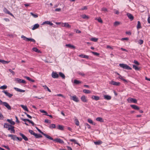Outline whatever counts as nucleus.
<instances>
[{
  "instance_id": "nucleus-45",
  "label": "nucleus",
  "mask_w": 150,
  "mask_h": 150,
  "mask_svg": "<svg viewBox=\"0 0 150 150\" xmlns=\"http://www.w3.org/2000/svg\"><path fill=\"white\" fill-rule=\"evenodd\" d=\"M81 17L83 19L86 18L87 19H88L89 18L88 16L85 14L81 15Z\"/></svg>"
},
{
  "instance_id": "nucleus-61",
  "label": "nucleus",
  "mask_w": 150,
  "mask_h": 150,
  "mask_svg": "<svg viewBox=\"0 0 150 150\" xmlns=\"http://www.w3.org/2000/svg\"><path fill=\"white\" fill-rule=\"evenodd\" d=\"M98 22L102 23H103V21L102 20L101 18L100 17H99L98 19Z\"/></svg>"
},
{
  "instance_id": "nucleus-22",
  "label": "nucleus",
  "mask_w": 150,
  "mask_h": 150,
  "mask_svg": "<svg viewBox=\"0 0 150 150\" xmlns=\"http://www.w3.org/2000/svg\"><path fill=\"white\" fill-rule=\"evenodd\" d=\"M91 98L93 99L96 101L100 99V97L99 96H93L91 97Z\"/></svg>"
},
{
  "instance_id": "nucleus-16",
  "label": "nucleus",
  "mask_w": 150,
  "mask_h": 150,
  "mask_svg": "<svg viewBox=\"0 0 150 150\" xmlns=\"http://www.w3.org/2000/svg\"><path fill=\"white\" fill-rule=\"evenodd\" d=\"M8 137H11V139L13 140H16V139H17V137L15 135L9 134L8 135Z\"/></svg>"
},
{
  "instance_id": "nucleus-59",
  "label": "nucleus",
  "mask_w": 150,
  "mask_h": 150,
  "mask_svg": "<svg viewBox=\"0 0 150 150\" xmlns=\"http://www.w3.org/2000/svg\"><path fill=\"white\" fill-rule=\"evenodd\" d=\"M8 71L9 72H10L11 73H12V75H14L15 74V73L11 69H9Z\"/></svg>"
},
{
  "instance_id": "nucleus-5",
  "label": "nucleus",
  "mask_w": 150,
  "mask_h": 150,
  "mask_svg": "<svg viewBox=\"0 0 150 150\" xmlns=\"http://www.w3.org/2000/svg\"><path fill=\"white\" fill-rule=\"evenodd\" d=\"M127 100L129 103H137V99L131 98H128L127 99Z\"/></svg>"
},
{
  "instance_id": "nucleus-3",
  "label": "nucleus",
  "mask_w": 150,
  "mask_h": 150,
  "mask_svg": "<svg viewBox=\"0 0 150 150\" xmlns=\"http://www.w3.org/2000/svg\"><path fill=\"white\" fill-rule=\"evenodd\" d=\"M21 38H23L24 40L26 41H30L34 42H35V41L34 39L31 38H27L25 36H24L23 35H22Z\"/></svg>"
},
{
  "instance_id": "nucleus-33",
  "label": "nucleus",
  "mask_w": 150,
  "mask_h": 150,
  "mask_svg": "<svg viewBox=\"0 0 150 150\" xmlns=\"http://www.w3.org/2000/svg\"><path fill=\"white\" fill-rule=\"evenodd\" d=\"M96 121H99V122H103V119H102V118L100 117H97L96 118Z\"/></svg>"
},
{
  "instance_id": "nucleus-15",
  "label": "nucleus",
  "mask_w": 150,
  "mask_h": 150,
  "mask_svg": "<svg viewBox=\"0 0 150 150\" xmlns=\"http://www.w3.org/2000/svg\"><path fill=\"white\" fill-rule=\"evenodd\" d=\"M19 134L22 137V139H24L25 141H27L28 140V138L23 134L21 133H20Z\"/></svg>"
},
{
  "instance_id": "nucleus-13",
  "label": "nucleus",
  "mask_w": 150,
  "mask_h": 150,
  "mask_svg": "<svg viewBox=\"0 0 150 150\" xmlns=\"http://www.w3.org/2000/svg\"><path fill=\"white\" fill-rule=\"evenodd\" d=\"M62 27H66L68 28H71V26L67 23H62Z\"/></svg>"
},
{
  "instance_id": "nucleus-4",
  "label": "nucleus",
  "mask_w": 150,
  "mask_h": 150,
  "mask_svg": "<svg viewBox=\"0 0 150 150\" xmlns=\"http://www.w3.org/2000/svg\"><path fill=\"white\" fill-rule=\"evenodd\" d=\"M52 139H50L62 144H63L64 143V142L60 138H57L54 139L52 137Z\"/></svg>"
},
{
  "instance_id": "nucleus-27",
  "label": "nucleus",
  "mask_w": 150,
  "mask_h": 150,
  "mask_svg": "<svg viewBox=\"0 0 150 150\" xmlns=\"http://www.w3.org/2000/svg\"><path fill=\"white\" fill-rule=\"evenodd\" d=\"M36 139H38L42 137V136L40 134H37L35 133L34 135Z\"/></svg>"
},
{
  "instance_id": "nucleus-11",
  "label": "nucleus",
  "mask_w": 150,
  "mask_h": 150,
  "mask_svg": "<svg viewBox=\"0 0 150 150\" xmlns=\"http://www.w3.org/2000/svg\"><path fill=\"white\" fill-rule=\"evenodd\" d=\"M52 76L53 78H57L59 77V75L56 72L53 71L52 74Z\"/></svg>"
},
{
  "instance_id": "nucleus-10",
  "label": "nucleus",
  "mask_w": 150,
  "mask_h": 150,
  "mask_svg": "<svg viewBox=\"0 0 150 150\" xmlns=\"http://www.w3.org/2000/svg\"><path fill=\"white\" fill-rule=\"evenodd\" d=\"M71 99L74 101L78 102L79 101V100L78 97H77L76 95H74L73 96H71Z\"/></svg>"
},
{
  "instance_id": "nucleus-56",
  "label": "nucleus",
  "mask_w": 150,
  "mask_h": 150,
  "mask_svg": "<svg viewBox=\"0 0 150 150\" xmlns=\"http://www.w3.org/2000/svg\"><path fill=\"white\" fill-rule=\"evenodd\" d=\"M21 119L24 122H26V121L28 122H29L30 121V120H29L28 119H24L23 118H21Z\"/></svg>"
},
{
  "instance_id": "nucleus-30",
  "label": "nucleus",
  "mask_w": 150,
  "mask_h": 150,
  "mask_svg": "<svg viewBox=\"0 0 150 150\" xmlns=\"http://www.w3.org/2000/svg\"><path fill=\"white\" fill-rule=\"evenodd\" d=\"M141 28L140 22V21H137V29H139Z\"/></svg>"
},
{
  "instance_id": "nucleus-55",
  "label": "nucleus",
  "mask_w": 150,
  "mask_h": 150,
  "mask_svg": "<svg viewBox=\"0 0 150 150\" xmlns=\"http://www.w3.org/2000/svg\"><path fill=\"white\" fill-rule=\"evenodd\" d=\"M144 41L142 40H139L138 42L140 45H141L143 44Z\"/></svg>"
},
{
  "instance_id": "nucleus-32",
  "label": "nucleus",
  "mask_w": 150,
  "mask_h": 150,
  "mask_svg": "<svg viewBox=\"0 0 150 150\" xmlns=\"http://www.w3.org/2000/svg\"><path fill=\"white\" fill-rule=\"evenodd\" d=\"M33 51L38 53H41V51L36 47H33Z\"/></svg>"
},
{
  "instance_id": "nucleus-1",
  "label": "nucleus",
  "mask_w": 150,
  "mask_h": 150,
  "mask_svg": "<svg viewBox=\"0 0 150 150\" xmlns=\"http://www.w3.org/2000/svg\"><path fill=\"white\" fill-rule=\"evenodd\" d=\"M119 66L121 67L124 69H127L129 70H131L132 68L129 67V66L126 64H119Z\"/></svg>"
},
{
  "instance_id": "nucleus-58",
  "label": "nucleus",
  "mask_w": 150,
  "mask_h": 150,
  "mask_svg": "<svg viewBox=\"0 0 150 150\" xmlns=\"http://www.w3.org/2000/svg\"><path fill=\"white\" fill-rule=\"evenodd\" d=\"M120 23L118 21H115L114 23V25L117 26L118 25L120 24Z\"/></svg>"
},
{
  "instance_id": "nucleus-41",
  "label": "nucleus",
  "mask_w": 150,
  "mask_h": 150,
  "mask_svg": "<svg viewBox=\"0 0 150 150\" xmlns=\"http://www.w3.org/2000/svg\"><path fill=\"white\" fill-rule=\"evenodd\" d=\"M133 68L134 69L136 70L137 71L139 70L140 69V68L138 67L137 66L135 65H133Z\"/></svg>"
},
{
  "instance_id": "nucleus-39",
  "label": "nucleus",
  "mask_w": 150,
  "mask_h": 150,
  "mask_svg": "<svg viewBox=\"0 0 150 150\" xmlns=\"http://www.w3.org/2000/svg\"><path fill=\"white\" fill-rule=\"evenodd\" d=\"M56 126L55 124H52L50 125L49 126V127L51 129H53L55 128Z\"/></svg>"
},
{
  "instance_id": "nucleus-8",
  "label": "nucleus",
  "mask_w": 150,
  "mask_h": 150,
  "mask_svg": "<svg viewBox=\"0 0 150 150\" xmlns=\"http://www.w3.org/2000/svg\"><path fill=\"white\" fill-rule=\"evenodd\" d=\"M110 83L111 85L116 86H119L120 84V82H117L113 81H111Z\"/></svg>"
},
{
  "instance_id": "nucleus-24",
  "label": "nucleus",
  "mask_w": 150,
  "mask_h": 150,
  "mask_svg": "<svg viewBox=\"0 0 150 150\" xmlns=\"http://www.w3.org/2000/svg\"><path fill=\"white\" fill-rule=\"evenodd\" d=\"M11 125H9L7 123H5L4 125V128H8L11 127Z\"/></svg>"
},
{
  "instance_id": "nucleus-34",
  "label": "nucleus",
  "mask_w": 150,
  "mask_h": 150,
  "mask_svg": "<svg viewBox=\"0 0 150 150\" xmlns=\"http://www.w3.org/2000/svg\"><path fill=\"white\" fill-rule=\"evenodd\" d=\"M21 106L27 112L28 111V109L27 107L26 106H24L23 105H21Z\"/></svg>"
},
{
  "instance_id": "nucleus-49",
  "label": "nucleus",
  "mask_w": 150,
  "mask_h": 150,
  "mask_svg": "<svg viewBox=\"0 0 150 150\" xmlns=\"http://www.w3.org/2000/svg\"><path fill=\"white\" fill-rule=\"evenodd\" d=\"M88 122H89V123H90L93 125H95V124L93 123V121L91 120L90 119H88Z\"/></svg>"
},
{
  "instance_id": "nucleus-40",
  "label": "nucleus",
  "mask_w": 150,
  "mask_h": 150,
  "mask_svg": "<svg viewBox=\"0 0 150 150\" xmlns=\"http://www.w3.org/2000/svg\"><path fill=\"white\" fill-rule=\"evenodd\" d=\"M57 128L59 130H64V126L62 125H59Z\"/></svg>"
},
{
  "instance_id": "nucleus-36",
  "label": "nucleus",
  "mask_w": 150,
  "mask_h": 150,
  "mask_svg": "<svg viewBox=\"0 0 150 150\" xmlns=\"http://www.w3.org/2000/svg\"><path fill=\"white\" fill-rule=\"evenodd\" d=\"M103 142L99 140L94 142V144L96 145H100Z\"/></svg>"
},
{
  "instance_id": "nucleus-46",
  "label": "nucleus",
  "mask_w": 150,
  "mask_h": 150,
  "mask_svg": "<svg viewBox=\"0 0 150 150\" xmlns=\"http://www.w3.org/2000/svg\"><path fill=\"white\" fill-rule=\"evenodd\" d=\"M7 88V86L5 85L0 87V89H6Z\"/></svg>"
},
{
  "instance_id": "nucleus-57",
  "label": "nucleus",
  "mask_w": 150,
  "mask_h": 150,
  "mask_svg": "<svg viewBox=\"0 0 150 150\" xmlns=\"http://www.w3.org/2000/svg\"><path fill=\"white\" fill-rule=\"evenodd\" d=\"M87 6H84L81 9H80L81 10H87Z\"/></svg>"
},
{
  "instance_id": "nucleus-18",
  "label": "nucleus",
  "mask_w": 150,
  "mask_h": 150,
  "mask_svg": "<svg viewBox=\"0 0 150 150\" xmlns=\"http://www.w3.org/2000/svg\"><path fill=\"white\" fill-rule=\"evenodd\" d=\"M14 127L13 126H11V127H9L8 129V130H11V132L13 133H15V131L14 129Z\"/></svg>"
},
{
  "instance_id": "nucleus-25",
  "label": "nucleus",
  "mask_w": 150,
  "mask_h": 150,
  "mask_svg": "<svg viewBox=\"0 0 150 150\" xmlns=\"http://www.w3.org/2000/svg\"><path fill=\"white\" fill-rule=\"evenodd\" d=\"M7 121L10 123L11 125H14L15 124V122L12 121V119L11 120L7 119Z\"/></svg>"
},
{
  "instance_id": "nucleus-63",
  "label": "nucleus",
  "mask_w": 150,
  "mask_h": 150,
  "mask_svg": "<svg viewBox=\"0 0 150 150\" xmlns=\"http://www.w3.org/2000/svg\"><path fill=\"white\" fill-rule=\"evenodd\" d=\"M4 118L3 115L0 112V119L3 120Z\"/></svg>"
},
{
  "instance_id": "nucleus-37",
  "label": "nucleus",
  "mask_w": 150,
  "mask_h": 150,
  "mask_svg": "<svg viewBox=\"0 0 150 150\" xmlns=\"http://www.w3.org/2000/svg\"><path fill=\"white\" fill-rule=\"evenodd\" d=\"M66 46L70 48H72L74 49L75 48V47L73 45H72L70 44H67L66 45Z\"/></svg>"
},
{
  "instance_id": "nucleus-28",
  "label": "nucleus",
  "mask_w": 150,
  "mask_h": 150,
  "mask_svg": "<svg viewBox=\"0 0 150 150\" xmlns=\"http://www.w3.org/2000/svg\"><path fill=\"white\" fill-rule=\"evenodd\" d=\"M14 89L16 91H17L19 92H25V90H24L22 89H20L17 88H14Z\"/></svg>"
},
{
  "instance_id": "nucleus-60",
  "label": "nucleus",
  "mask_w": 150,
  "mask_h": 150,
  "mask_svg": "<svg viewBox=\"0 0 150 150\" xmlns=\"http://www.w3.org/2000/svg\"><path fill=\"white\" fill-rule=\"evenodd\" d=\"M44 122L45 123H51V121H49V120L48 119L45 120L44 121Z\"/></svg>"
},
{
  "instance_id": "nucleus-23",
  "label": "nucleus",
  "mask_w": 150,
  "mask_h": 150,
  "mask_svg": "<svg viewBox=\"0 0 150 150\" xmlns=\"http://www.w3.org/2000/svg\"><path fill=\"white\" fill-rule=\"evenodd\" d=\"M82 82L76 79H75L74 80V83L76 84H79L80 83H82Z\"/></svg>"
},
{
  "instance_id": "nucleus-2",
  "label": "nucleus",
  "mask_w": 150,
  "mask_h": 150,
  "mask_svg": "<svg viewBox=\"0 0 150 150\" xmlns=\"http://www.w3.org/2000/svg\"><path fill=\"white\" fill-rule=\"evenodd\" d=\"M36 128V129L41 134H42V135H43L44 136L46 137L48 139H52V137L48 135L47 134L44 133L43 132H42L41 130L38 127H35Z\"/></svg>"
},
{
  "instance_id": "nucleus-47",
  "label": "nucleus",
  "mask_w": 150,
  "mask_h": 150,
  "mask_svg": "<svg viewBox=\"0 0 150 150\" xmlns=\"http://www.w3.org/2000/svg\"><path fill=\"white\" fill-rule=\"evenodd\" d=\"M0 62H1L3 64H6L9 63V62H7L4 60H0Z\"/></svg>"
},
{
  "instance_id": "nucleus-43",
  "label": "nucleus",
  "mask_w": 150,
  "mask_h": 150,
  "mask_svg": "<svg viewBox=\"0 0 150 150\" xmlns=\"http://www.w3.org/2000/svg\"><path fill=\"white\" fill-rule=\"evenodd\" d=\"M75 124L77 125V126H79V122L78 120L76 118L75 119Z\"/></svg>"
},
{
  "instance_id": "nucleus-44",
  "label": "nucleus",
  "mask_w": 150,
  "mask_h": 150,
  "mask_svg": "<svg viewBox=\"0 0 150 150\" xmlns=\"http://www.w3.org/2000/svg\"><path fill=\"white\" fill-rule=\"evenodd\" d=\"M40 111L42 112V113H45V114L44 115H47V112L46 111H45V110H40Z\"/></svg>"
},
{
  "instance_id": "nucleus-20",
  "label": "nucleus",
  "mask_w": 150,
  "mask_h": 150,
  "mask_svg": "<svg viewBox=\"0 0 150 150\" xmlns=\"http://www.w3.org/2000/svg\"><path fill=\"white\" fill-rule=\"evenodd\" d=\"M116 74H117L118 75H119L118 78L119 79H121V80L123 81H124L125 82H127V80L126 79H124L122 77V76H121V75H120L119 73H116Z\"/></svg>"
},
{
  "instance_id": "nucleus-52",
  "label": "nucleus",
  "mask_w": 150,
  "mask_h": 150,
  "mask_svg": "<svg viewBox=\"0 0 150 150\" xmlns=\"http://www.w3.org/2000/svg\"><path fill=\"white\" fill-rule=\"evenodd\" d=\"M29 132L31 134L33 135L34 136L35 134V133L33 130H31L29 129Z\"/></svg>"
},
{
  "instance_id": "nucleus-12",
  "label": "nucleus",
  "mask_w": 150,
  "mask_h": 150,
  "mask_svg": "<svg viewBox=\"0 0 150 150\" xmlns=\"http://www.w3.org/2000/svg\"><path fill=\"white\" fill-rule=\"evenodd\" d=\"M81 100L83 102L86 103L88 101L87 98L84 95H83L81 98Z\"/></svg>"
},
{
  "instance_id": "nucleus-62",
  "label": "nucleus",
  "mask_w": 150,
  "mask_h": 150,
  "mask_svg": "<svg viewBox=\"0 0 150 150\" xmlns=\"http://www.w3.org/2000/svg\"><path fill=\"white\" fill-rule=\"evenodd\" d=\"M85 125L87 127L88 129H90L91 128V126L87 123L85 124Z\"/></svg>"
},
{
  "instance_id": "nucleus-17",
  "label": "nucleus",
  "mask_w": 150,
  "mask_h": 150,
  "mask_svg": "<svg viewBox=\"0 0 150 150\" xmlns=\"http://www.w3.org/2000/svg\"><path fill=\"white\" fill-rule=\"evenodd\" d=\"M130 106L132 108L135 110H138L139 109L138 106L135 105H131Z\"/></svg>"
},
{
  "instance_id": "nucleus-51",
  "label": "nucleus",
  "mask_w": 150,
  "mask_h": 150,
  "mask_svg": "<svg viewBox=\"0 0 150 150\" xmlns=\"http://www.w3.org/2000/svg\"><path fill=\"white\" fill-rule=\"evenodd\" d=\"M91 52L92 53V54H93L94 55H96V56H98L99 55V54L96 52H94L91 51Z\"/></svg>"
},
{
  "instance_id": "nucleus-6",
  "label": "nucleus",
  "mask_w": 150,
  "mask_h": 150,
  "mask_svg": "<svg viewBox=\"0 0 150 150\" xmlns=\"http://www.w3.org/2000/svg\"><path fill=\"white\" fill-rule=\"evenodd\" d=\"M15 80L18 83H23L25 84L26 83V81L25 80L19 78L16 79Z\"/></svg>"
},
{
  "instance_id": "nucleus-64",
  "label": "nucleus",
  "mask_w": 150,
  "mask_h": 150,
  "mask_svg": "<svg viewBox=\"0 0 150 150\" xmlns=\"http://www.w3.org/2000/svg\"><path fill=\"white\" fill-rule=\"evenodd\" d=\"M3 146L4 147H5V148L7 149L8 150H10V148L8 146H6L4 145Z\"/></svg>"
},
{
  "instance_id": "nucleus-7",
  "label": "nucleus",
  "mask_w": 150,
  "mask_h": 150,
  "mask_svg": "<svg viewBox=\"0 0 150 150\" xmlns=\"http://www.w3.org/2000/svg\"><path fill=\"white\" fill-rule=\"evenodd\" d=\"M2 92L4 93L6 96H8L9 98H11L13 95L12 94L9 93L6 91L3 90L2 91Z\"/></svg>"
},
{
  "instance_id": "nucleus-42",
  "label": "nucleus",
  "mask_w": 150,
  "mask_h": 150,
  "mask_svg": "<svg viewBox=\"0 0 150 150\" xmlns=\"http://www.w3.org/2000/svg\"><path fill=\"white\" fill-rule=\"evenodd\" d=\"M90 40L94 42H97L98 40V38H91Z\"/></svg>"
},
{
  "instance_id": "nucleus-53",
  "label": "nucleus",
  "mask_w": 150,
  "mask_h": 150,
  "mask_svg": "<svg viewBox=\"0 0 150 150\" xmlns=\"http://www.w3.org/2000/svg\"><path fill=\"white\" fill-rule=\"evenodd\" d=\"M101 11H103L104 12H107L108 11V10L107 8H106L103 7L102 8L101 10Z\"/></svg>"
},
{
  "instance_id": "nucleus-38",
  "label": "nucleus",
  "mask_w": 150,
  "mask_h": 150,
  "mask_svg": "<svg viewBox=\"0 0 150 150\" xmlns=\"http://www.w3.org/2000/svg\"><path fill=\"white\" fill-rule=\"evenodd\" d=\"M83 92L84 93L86 94L90 93L91 92V91L89 90L86 89L83 90Z\"/></svg>"
},
{
  "instance_id": "nucleus-54",
  "label": "nucleus",
  "mask_w": 150,
  "mask_h": 150,
  "mask_svg": "<svg viewBox=\"0 0 150 150\" xmlns=\"http://www.w3.org/2000/svg\"><path fill=\"white\" fill-rule=\"evenodd\" d=\"M77 73L80 75L82 76H84L85 74L81 72L80 71H78L77 72Z\"/></svg>"
},
{
  "instance_id": "nucleus-19",
  "label": "nucleus",
  "mask_w": 150,
  "mask_h": 150,
  "mask_svg": "<svg viewBox=\"0 0 150 150\" xmlns=\"http://www.w3.org/2000/svg\"><path fill=\"white\" fill-rule=\"evenodd\" d=\"M127 17L131 21H132L133 20L134 17L131 14L129 13H127Z\"/></svg>"
},
{
  "instance_id": "nucleus-29",
  "label": "nucleus",
  "mask_w": 150,
  "mask_h": 150,
  "mask_svg": "<svg viewBox=\"0 0 150 150\" xmlns=\"http://www.w3.org/2000/svg\"><path fill=\"white\" fill-rule=\"evenodd\" d=\"M59 76L61 77L62 79H65V76L64 74L62 72H59Z\"/></svg>"
},
{
  "instance_id": "nucleus-31",
  "label": "nucleus",
  "mask_w": 150,
  "mask_h": 150,
  "mask_svg": "<svg viewBox=\"0 0 150 150\" xmlns=\"http://www.w3.org/2000/svg\"><path fill=\"white\" fill-rule=\"evenodd\" d=\"M39 25L38 24H36L34 25L33 27L32 28V30H34L39 27Z\"/></svg>"
},
{
  "instance_id": "nucleus-9",
  "label": "nucleus",
  "mask_w": 150,
  "mask_h": 150,
  "mask_svg": "<svg viewBox=\"0 0 150 150\" xmlns=\"http://www.w3.org/2000/svg\"><path fill=\"white\" fill-rule=\"evenodd\" d=\"M2 105L5 106L8 110H11V107L6 102H3Z\"/></svg>"
},
{
  "instance_id": "nucleus-21",
  "label": "nucleus",
  "mask_w": 150,
  "mask_h": 150,
  "mask_svg": "<svg viewBox=\"0 0 150 150\" xmlns=\"http://www.w3.org/2000/svg\"><path fill=\"white\" fill-rule=\"evenodd\" d=\"M103 97L105 99L108 100H110L111 98V96L108 95H104Z\"/></svg>"
},
{
  "instance_id": "nucleus-14",
  "label": "nucleus",
  "mask_w": 150,
  "mask_h": 150,
  "mask_svg": "<svg viewBox=\"0 0 150 150\" xmlns=\"http://www.w3.org/2000/svg\"><path fill=\"white\" fill-rule=\"evenodd\" d=\"M4 12L8 14L9 15L12 16H13V14L11 13L7 8H5L4 9Z\"/></svg>"
},
{
  "instance_id": "nucleus-50",
  "label": "nucleus",
  "mask_w": 150,
  "mask_h": 150,
  "mask_svg": "<svg viewBox=\"0 0 150 150\" xmlns=\"http://www.w3.org/2000/svg\"><path fill=\"white\" fill-rule=\"evenodd\" d=\"M30 14L34 18H36L38 17V15L37 14H34L32 12L30 13Z\"/></svg>"
},
{
  "instance_id": "nucleus-48",
  "label": "nucleus",
  "mask_w": 150,
  "mask_h": 150,
  "mask_svg": "<svg viewBox=\"0 0 150 150\" xmlns=\"http://www.w3.org/2000/svg\"><path fill=\"white\" fill-rule=\"evenodd\" d=\"M43 87L45 89H47V90L49 92H51L50 90V89L46 85H45L43 86Z\"/></svg>"
},
{
  "instance_id": "nucleus-26",
  "label": "nucleus",
  "mask_w": 150,
  "mask_h": 150,
  "mask_svg": "<svg viewBox=\"0 0 150 150\" xmlns=\"http://www.w3.org/2000/svg\"><path fill=\"white\" fill-rule=\"evenodd\" d=\"M79 56L83 58H84L88 59L89 58V56L86 55H84L83 54H80Z\"/></svg>"
},
{
  "instance_id": "nucleus-35",
  "label": "nucleus",
  "mask_w": 150,
  "mask_h": 150,
  "mask_svg": "<svg viewBox=\"0 0 150 150\" xmlns=\"http://www.w3.org/2000/svg\"><path fill=\"white\" fill-rule=\"evenodd\" d=\"M70 141H71V142H73L75 144H76L79 145V146H81L78 143L77 141L75 139H70Z\"/></svg>"
}]
</instances>
